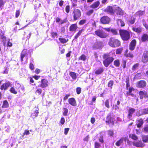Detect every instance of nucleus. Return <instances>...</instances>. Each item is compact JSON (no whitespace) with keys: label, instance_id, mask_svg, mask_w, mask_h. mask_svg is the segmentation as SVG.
<instances>
[{"label":"nucleus","instance_id":"f257e3e1","mask_svg":"<svg viewBox=\"0 0 148 148\" xmlns=\"http://www.w3.org/2000/svg\"><path fill=\"white\" fill-rule=\"evenodd\" d=\"M121 39L124 41L129 40L130 38V32L127 30L121 29L119 30Z\"/></svg>","mask_w":148,"mask_h":148},{"label":"nucleus","instance_id":"f03ea898","mask_svg":"<svg viewBox=\"0 0 148 148\" xmlns=\"http://www.w3.org/2000/svg\"><path fill=\"white\" fill-rule=\"evenodd\" d=\"M81 12L79 9H75L73 10L72 14L73 17V20L75 21L79 19L81 16Z\"/></svg>","mask_w":148,"mask_h":148},{"label":"nucleus","instance_id":"7ed1b4c3","mask_svg":"<svg viewBox=\"0 0 148 148\" xmlns=\"http://www.w3.org/2000/svg\"><path fill=\"white\" fill-rule=\"evenodd\" d=\"M95 34L97 36L102 38H105L108 36V35L103 30L98 29L95 32Z\"/></svg>","mask_w":148,"mask_h":148},{"label":"nucleus","instance_id":"20e7f679","mask_svg":"<svg viewBox=\"0 0 148 148\" xmlns=\"http://www.w3.org/2000/svg\"><path fill=\"white\" fill-rule=\"evenodd\" d=\"M109 54H105L103 58L105 60L103 61V63L106 67H108L111 62V58L110 57Z\"/></svg>","mask_w":148,"mask_h":148},{"label":"nucleus","instance_id":"39448f33","mask_svg":"<svg viewBox=\"0 0 148 148\" xmlns=\"http://www.w3.org/2000/svg\"><path fill=\"white\" fill-rule=\"evenodd\" d=\"M12 83L9 81H7L3 83L1 86L0 89L2 90H7L8 88L12 86Z\"/></svg>","mask_w":148,"mask_h":148},{"label":"nucleus","instance_id":"423d86ee","mask_svg":"<svg viewBox=\"0 0 148 148\" xmlns=\"http://www.w3.org/2000/svg\"><path fill=\"white\" fill-rule=\"evenodd\" d=\"M141 62L144 63H146L148 62V51H144L141 57Z\"/></svg>","mask_w":148,"mask_h":148},{"label":"nucleus","instance_id":"0eeeda50","mask_svg":"<svg viewBox=\"0 0 148 148\" xmlns=\"http://www.w3.org/2000/svg\"><path fill=\"white\" fill-rule=\"evenodd\" d=\"M147 83L145 80H141L138 81L136 84V87L139 88H143L146 86Z\"/></svg>","mask_w":148,"mask_h":148},{"label":"nucleus","instance_id":"6e6552de","mask_svg":"<svg viewBox=\"0 0 148 148\" xmlns=\"http://www.w3.org/2000/svg\"><path fill=\"white\" fill-rule=\"evenodd\" d=\"M136 41L135 39L132 40L130 42L129 45V50L132 51L134 50L136 44Z\"/></svg>","mask_w":148,"mask_h":148},{"label":"nucleus","instance_id":"1a4fd4ad","mask_svg":"<svg viewBox=\"0 0 148 148\" xmlns=\"http://www.w3.org/2000/svg\"><path fill=\"white\" fill-rule=\"evenodd\" d=\"M48 81L47 79H42L40 84L38 86L42 88H45L48 86Z\"/></svg>","mask_w":148,"mask_h":148},{"label":"nucleus","instance_id":"9d476101","mask_svg":"<svg viewBox=\"0 0 148 148\" xmlns=\"http://www.w3.org/2000/svg\"><path fill=\"white\" fill-rule=\"evenodd\" d=\"M112 47H116L120 45L121 42L118 40L114 38L112 40Z\"/></svg>","mask_w":148,"mask_h":148},{"label":"nucleus","instance_id":"9b49d317","mask_svg":"<svg viewBox=\"0 0 148 148\" xmlns=\"http://www.w3.org/2000/svg\"><path fill=\"white\" fill-rule=\"evenodd\" d=\"M110 21V18L107 16H103L100 19L101 22L103 24H108Z\"/></svg>","mask_w":148,"mask_h":148},{"label":"nucleus","instance_id":"f8f14e48","mask_svg":"<svg viewBox=\"0 0 148 148\" xmlns=\"http://www.w3.org/2000/svg\"><path fill=\"white\" fill-rule=\"evenodd\" d=\"M133 144L134 146L137 147L143 148L145 146V145L141 140L134 142Z\"/></svg>","mask_w":148,"mask_h":148},{"label":"nucleus","instance_id":"ddd939ff","mask_svg":"<svg viewBox=\"0 0 148 148\" xmlns=\"http://www.w3.org/2000/svg\"><path fill=\"white\" fill-rule=\"evenodd\" d=\"M0 36L3 43V45L5 46L7 38L5 36L4 33L2 30L1 31L0 33Z\"/></svg>","mask_w":148,"mask_h":148},{"label":"nucleus","instance_id":"4468645a","mask_svg":"<svg viewBox=\"0 0 148 148\" xmlns=\"http://www.w3.org/2000/svg\"><path fill=\"white\" fill-rule=\"evenodd\" d=\"M27 55V50L26 49H23L21 52L20 55L21 61L22 62L23 61V58L25 56H26Z\"/></svg>","mask_w":148,"mask_h":148},{"label":"nucleus","instance_id":"2eb2a0df","mask_svg":"<svg viewBox=\"0 0 148 148\" xmlns=\"http://www.w3.org/2000/svg\"><path fill=\"white\" fill-rule=\"evenodd\" d=\"M102 44V42L101 41H97L96 43L94 44L93 48L95 49H101L103 47Z\"/></svg>","mask_w":148,"mask_h":148},{"label":"nucleus","instance_id":"dca6fc26","mask_svg":"<svg viewBox=\"0 0 148 148\" xmlns=\"http://www.w3.org/2000/svg\"><path fill=\"white\" fill-rule=\"evenodd\" d=\"M68 102L70 104L73 106H75L77 105L76 101L73 97L69 98L68 100Z\"/></svg>","mask_w":148,"mask_h":148},{"label":"nucleus","instance_id":"f3484780","mask_svg":"<svg viewBox=\"0 0 148 148\" xmlns=\"http://www.w3.org/2000/svg\"><path fill=\"white\" fill-rule=\"evenodd\" d=\"M140 99H143L144 98H148V95L146 92L140 91L139 92Z\"/></svg>","mask_w":148,"mask_h":148},{"label":"nucleus","instance_id":"a211bd4d","mask_svg":"<svg viewBox=\"0 0 148 148\" xmlns=\"http://www.w3.org/2000/svg\"><path fill=\"white\" fill-rule=\"evenodd\" d=\"M78 28L76 23L71 24L69 27V30L71 32H75Z\"/></svg>","mask_w":148,"mask_h":148},{"label":"nucleus","instance_id":"6ab92c4d","mask_svg":"<svg viewBox=\"0 0 148 148\" xmlns=\"http://www.w3.org/2000/svg\"><path fill=\"white\" fill-rule=\"evenodd\" d=\"M100 3L99 1L95 2L90 5V8L93 9H97L99 6Z\"/></svg>","mask_w":148,"mask_h":148},{"label":"nucleus","instance_id":"aec40b11","mask_svg":"<svg viewBox=\"0 0 148 148\" xmlns=\"http://www.w3.org/2000/svg\"><path fill=\"white\" fill-rule=\"evenodd\" d=\"M135 109L133 108H130L128 110V114L127 117L129 119H130L132 116V114L135 111Z\"/></svg>","mask_w":148,"mask_h":148},{"label":"nucleus","instance_id":"412c9836","mask_svg":"<svg viewBox=\"0 0 148 148\" xmlns=\"http://www.w3.org/2000/svg\"><path fill=\"white\" fill-rule=\"evenodd\" d=\"M127 138V137H122L119 140L116 142V145L117 146H119L123 143L124 140L125 141Z\"/></svg>","mask_w":148,"mask_h":148},{"label":"nucleus","instance_id":"4be33fe9","mask_svg":"<svg viewBox=\"0 0 148 148\" xmlns=\"http://www.w3.org/2000/svg\"><path fill=\"white\" fill-rule=\"evenodd\" d=\"M128 50L127 49L125 51L124 56L126 58H132L134 57L133 53L131 52H128Z\"/></svg>","mask_w":148,"mask_h":148},{"label":"nucleus","instance_id":"5701e85b","mask_svg":"<svg viewBox=\"0 0 148 148\" xmlns=\"http://www.w3.org/2000/svg\"><path fill=\"white\" fill-rule=\"evenodd\" d=\"M132 29L134 32L138 34L140 33L142 31V28L141 27H132Z\"/></svg>","mask_w":148,"mask_h":148},{"label":"nucleus","instance_id":"b1692460","mask_svg":"<svg viewBox=\"0 0 148 148\" xmlns=\"http://www.w3.org/2000/svg\"><path fill=\"white\" fill-rule=\"evenodd\" d=\"M104 71V69L102 67H99L96 69L95 73L97 75H99L101 74Z\"/></svg>","mask_w":148,"mask_h":148},{"label":"nucleus","instance_id":"393cba45","mask_svg":"<svg viewBox=\"0 0 148 148\" xmlns=\"http://www.w3.org/2000/svg\"><path fill=\"white\" fill-rule=\"evenodd\" d=\"M141 40L143 42L148 41V35L147 34H143L141 37Z\"/></svg>","mask_w":148,"mask_h":148},{"label":"nucleus","instance_id":"a878e982","mask_svg":"<svg viewBox=\"0 0 148 148\" xmlns=\"http://www.w3.org/2000/svg\"><path fill=\"white\" fill-rule=\"evenodd\" d=\"M116 13L117 15H123L124 14V12L122 9L119 7H117L116 9Z\"/></svg>","mask_w":148,"mask_h":148},{"label":"nucleus","instance_id":"bb28decb","mask_svg":"<svg viewBox=\"0 0 148 148\" xmlns=\"http://www.w3.org/2000/svg\"><path fill=\"white\" fill-rule=\"evenodd\" d=\"M143 141L144 143H148V135H142L141 136Z\"/></svg>","mask_w":148,"mask_h":148},{"label":"nucleus","instance_id":"cd10ccee","mask_svg":"<svg viewBox=\"0 0 148 148\" xmlns=\"http://www.w3.org/2000/svg\"><path fill=\"white\" fill-rule=\"evenodd\" d=\"M145 13V10H144L143 11L140 10H139L138 11H137L136 13V14L137 16H142L144 15Z\"/></svg>","mask_w":148,"mask_h":148},{"label":"nucleus","instance_id":"c85d7f7f","mask_svg":"<svg viewBox=\"0 0 148 148\" xmlns=\"http://www.w3.org/2000/svg\"><path fill=\"white\" fill-rule=\"evenodd\" d=\"M138 123L137 124V126L138 128H140L143 125L144 122L143 119L141 118L138 121Z\"/></svg>","mask_w":148,"mask_h":148},{"label":"nucleus","instance_id":"c756f323","mask_svg":"<svg viewBox=\"0 0 148 148\" xmlns=\"http://www.w3.org/2000/svg\"><path fill=\"white\" fill-rule=\"evenodd\" d=\"M9 104L8 102L6 100L3 101V103L1 107L2 108H6L9 107Z\"/></svg>","mask_w":148,"mask_h":148},{"label":"nucleus","instance_id":"7c9ffc66","mask_svg":"<svg viewBox=\"0 0 148 148\" xmlns=\"http://www.w3.org/2000/svg\"><path fill=\"white\" fill-rule=\"evenodd\" d=\"M84 31V29H82L80 30H79L78 32L77 33V34L75 35L74 36V39H77L81 35L82 32Z\"/></svg>","mask_w":148,"mask_h":148},{"label":"nucleus","instance_id":"2f4dec72","mask_svg":"<svg viewBox=\"0 0 148 148\" xmlns=\"http://www.w3.org/2000/svg\"><path fill=\"white\" fill-rule=\"evenodd\" d=\"M69 75L73 79H75L77 78V75L76 73L73 72H69Z\"/></svg>","mask_w":148,"mask_h":148},{"label":"nucleus","instance_id":"473e14b6","mask_svg":"<svg viewBox=\"0 0 148 148\" xmlns=\"http://www.w3.org/2000/svg\"><path fill=\"white\" fill-rule=\"evenodd\" d=\"M58 39L60 42L62 44L65 43L68 41V39H66L64 38H59Z\"/></svg>","mask_w":148,"mask_h":148},{"label":"nucleus","instance_id":"72a5a7b5","mask_svg":"<svg viewBox=\"0 0 148 148\" xmlns=\"http://www.w3.org/2000/svg\"><path fill=\"white\" fill-rule=\"evenodd\" d=\"M94 12V9L92 8L88 10L86 13L87 15L90 16L92 15Z\"/></svg>","mask_w":148,"mask_h":148},{"label":"nucleus","instance_id":"f704fd0d","mask_svg":"<svg viewBox=\"0 0 148 148\" xmlns=\"http://www.w3.org/2000/svg\"><path fill=\"white\" fill-rule=\"evenodd\" d=\"M114 65L116 67H119L120 65V61L118 59L115 60L114 61L113 63Z\"/></svg>","mask_w":148,"mask_h":148},{"label":"nucleus","instance_id":"c9c22d12","mask_svg":"<svg viewBox=\"0 0 148 148\" xmlns=\"http://www.w3.org/2000/svg\"><path fill=\"white\" fill-rule=\"evenodd\" d=\"M106 122L107 125H109L111 123V116L110 115L107 116Z\"/></svg>","mask_w":148,"mask_h":148},{"label":"nucleus","instance_id":"e433bc0d","mask_svg":"<svg viewBox=\"0 0 148 148\" xmlns=\"http://www.w3.org/2000/svg\"><path fill=\"white\" fill-rule=\"evenodd\" d=\"M130 138L134 140H136L138 139V137L135 134H130L129 135Z\"/></svg>","mask_w":148,"mask_h":148},{"label":"nucleus","instance_id":"4c0bfd02","mask_svg":"<svg viewBox=\"0 0 148 148\" xmlns=\"http://www.w3.org/2000/svg\"><path fill=\"white\" fill-rule=\"evenodd\" d=\"M143 132L145 133H148V124L145 125L143 128Z\"/></svg>","mask_w":148,"mask_h":148},{"label":"nucleus","instance_id":"58836bf2","mask_svg":"<svg viewBox=\"0 0 148 148\" xmlns=\"http://www.w3.org/2000/svg\"><path fill=\"white\" fill-rule=\"evenodd\" d=\"M125 82L126 83V88L127 89L128 87L130 86V78L129 77H127L126 78Z\"/></svg>","mask_w":148,"mask_h":148},{"label":"nucleus","instance_id":"ea45409f","mask_svg":"<svg viewBox=\"0 0 148 148\" xmlns=\"http://www.w3.org/2000/svg\"><path fill=\"white\" fill-rule=\"evenodd\" d=\"M86 57L84 54L81 55L79 58V60L85 61L86 59Z\"/></svg>","mask_w":148,"mask_h":148},{"label":"nucleus","instance_id":"a19ab883","mask_svg":"<svg viewBox=\"0 0 148 148\" xmlns=\"http://www.w3.org/2000/svg\"><path fill=\"white\" fill-rule=\"evenodd\" d=\"M10 91L12 93L16 94L17 93V92L15 88L13 87H12L10 89Z\"/></svg>","mask_w":148,"mask_h":148},{"label":"nucleus","instance_id":"79ce46f5","mask_svg":"<svg viewBox=\"0 0 148 148\" xmlns=\"http://www.w3.org/2000/svg\"><path fill=\"white\" fill-rule=\"evenodd\" d=\"M123 50V48H121L117 49L116 51V54H121Z\"/></svg>","mask_w":148,"mask_h":148},{"label":"nucleus","instance_id":"37998d69","mask_svg":"<svg viewBox=\"0 0 148 148\" xmlns=\"http://www.w3.org/2000/svg\"><path fill=\"white\" fill-rule=\"evenodd\" d=\"M35 92L36 94L39 95L42 93V90L41 88H37L35 91Z\"/></svg>","mask_w":148,"mask_h":148},{"label":"nucleus","instance_id":"c03bdc74","mask_svg":"<svg viewBox=\"0 0 148 148\" xmlns=\"http://www.w3.org/2000/svg\"><path fill=\"white\" fill-rule=\"evenodd\" d=\"M63 114L64 116H66L67 115L68 113V109L66 108H64L63 109Z\"/></svg>","mask_w":148,"mask_h":148},{"label":"nucleus","instance_id":"a18cd8bd","mask_svg":"<svg viewBox=\"0 0 148 148\" xmlns=\"http://www.w3.org/2000/svg\"><path fill=\"white\" fill-rule=\"evenodd\" d=\"M51 35L53 38H54L55 37H57L58 34L57 32H52L51 33Z\"/></svg>","mask_w":148,"mask_h":148},{"label":"nucleus","instance_id":"49530a36","mask_svg":"<svg viewBox=\"0 0 148 148\" xmlns=\"http://www.w3.org/2000/svg\"><path fill=\"white\" fill-rule=\"evenodd\" d=\"M134 90V88L132 87H130L128 89L129 91L128 92H126L127 94L128 95H130L132 91Z\"/></svg>","mask_w":148,"mask_h":148},{"label":"nucleus","instance_id":"de8ad7c7","mask_svg":"<svg viewBox=\"0 0 148 148\" xmlns=\"http://www.w3.org/2000/svg\"><path fill=\"white\" fill-rule=\"evenodd\" d=\"M76 93L78 95H79L81 92V88L79 87H77L76 89Z\"/></svg>","mask_w":148,"mask_h":148},{"label":"nucleus","instance_id":"09e8293b","mask_svg":"<svg viewBox=\"0 0 148 148\" xmlns=\"http://www.w3.org/2000/svg\"><path fill=\"white\" fill-rule=\"evenodd\" d=\"M117 21L118 22H119L120 23L121 26L123 27L125 26L124 23L121 19H118Z\"/></svg>","mask_w":148,"mask_h":148},{"label":"nucleus","instance_id":"8fccbe9b","mask_svg":"<svg viewBox=\"0 0 148 148\" xmlns=\"http://www.w3.org/2000/svg\"><path fill=\"white\" fill-rule=\"evenodd\" d=\"M139 65L138 63H136L134 64L132 66V69L133 70H135L138 67Z\"/></svg>","mask_w":148,"mask_h":148},{"label":"nucleus","instance_id":"3c124183","mask_svg":"<svg viewBox=\"0 0 148 148\" xmlns=\"http://www.w3.org/2000/svg\"><path fill=\"white\" fill-rule=\"evenodd\" d=\"M127 60H122V66L123 69H125L126 67Z\"/></svg>","mask_w":148,"mask_h":148},{"label":"nucleus","instance_id":"603ef678","mask_svg":"<svg viewBox=\"0 0 148 148\" xmlns=\"http://www.w3.org/2000/svg\"><path fill=\"white\" fill-rule=\"evenodd\" d=\"M112 33L113 35H117L118 34L117 30L115 29H112Z\"/></svg>","mask_w":148,"mask_h":148},{"label":"nucleus","instance_id":"864d4df0","mask_svg":"<svg viewBox=\"0 0 148 148\" xmlns=\"http://www.w3.org/2000/svg\"><path fill=\"white\" fill-rule=\"evenodd\" d=\"M30 134L29 130H25L23 134L22 137H23L25 135H27Z\"/></svg>","mask_w":148,"mask_h":148},{"label":"nucleus","instance_id":"5fc2aeb1","mask_svg":"<svg viewBox=\"0 0 148 148\" xmlns=\"http://www.w3.org/2000/svg\"><path fill=\"white\" fill-rule=\"evenodd\" d=\"M86 21V19H82L80 20L79 23V25H82L85 24Z\"/></svg>","mask_w":148,"mask_h":148},{"label":"nucleus","instance_id":"6e6d98bb","mask_svg":"<svg viewBox=\"0 0 148 148\" xmlns=\"http://www.w3.org/2000/svg\"><path fill=\"white\" fill-rule=\"evenodd\" d=\"M29 68L32 71L34 70V66L32 62H30L29 64Z\"/></svg>","mask_w":148,"mask_h":148},{"label":"nucleus","instance_id":"4d7b16f0","mask_svg":"<svg viewBox=\"0 0 148 148\" xmlns=\"http://www.w3.org/2000/svg\"><path fill=\"white\" fill-rule=\"evenodd\" d=\"M5 3L3 0H0V8L3 7Z\"/></svg>","mask_w":148,"mask_h":148},{"label":"nucleus","instance_id":"13d9d810","mask_svg":"<svg viewBox=\"0 0 148 148\" xmlns=\"http://www.w3.org/2000/svg\"><path fill=\"white\" fill-rule=\"evenodd\" d=\"M70 10V6L67 5L65 7V11L66 13H68Z\"/></svg>","mask_w":148,"mask_h":148},{"label":"nucleus","instance_id":"bf43d9fd","mask_svg":"<svg viewBox=\"0 0 148 148\" xmlns=\"http://www.w3.org/2000/svg\"><path fill=\"white\" fill-rule=\"evenodd\" d=\"M135 20L136 18L133 17L130 20L129 22L131 24H133L135 23Z\"/></svg>","mask_w":148,"mask_h":148},{"label":"nucleus","instance_id":"052dcab7","mask_svg":"<svg viewBox=\"0 0 148 148\" xmlns=\"http://www.w3.org/2000/svg\"><path fill=\"white\" fill-rule=\"evenodd\" d=\"M105 11L107 12H111V7L110 6H108L106 8L105 10Z\"/></svg>","mask_w":148,"mask_h":148},{"label":"nucleus","instance_id":"680f3d73","mask_svg":"<svg viewBox=\"0 0 148 148\" xmlns=\"http://www.w3.org/2000/svg\"><path fill=\"white\" fill-rule=\"evenodd\" d=\"M12 46V43L10 42V40L8 39V42L7 44V46L9 47H11Z\"/></svg>","mask_w":148,"mask_h":148},{"label":"nucleus","instance_id":"e2e57ef3","mask_svg":"<svg viewBox=\"0 0 148 148\" xmlns=\"http://www.w3.org/2000/svg\"><path fill=\"white\" fill-rule=\"evenodd\" d=\"M70 94L69 93L66 95L65 96L63 97V99L64 101H65L67 99L68 97L70 96Z\"/></svg>","mask_w":148,"mask_h":148},{"label":"nucleus","instance_id":"0e129e2a","mask_svg":"<svg viewBox=\"0 0 148 148\" xmlns=\"http://www.w3.org/2000/svg\"><path fill=\"white\" fill-rule=\"evenodd\" d=\"M20 14V11L19 10L16 11L15 13V17L16 18L18 17Z\"/></svg>","mask_w":148,"mask_h":148},{"label":"nucleus","instance_id":"69168bd1","mask_svg":"<svg viewBox=\"0 0 148 148\" xmlns=\"http://www.w3.org/2000/svg\"><path fill=\"white\" fill-rule=\"evenodd\" d=\"M67 18H64V19L61 20L60 22V24L62 25L67 22Z\"/></svg>","mask_w":148,"mask_h":148},{"label":"nucleus","instance_id":"338daca9","mask_svg":"<svg viewBox=\"0 0 148 148\" xmlns=\"http://www.w3.org/2000/svg\"><path fill=\"white\" fill-rule=\"evenodd\" d=\"M105 105L106 107L109 108L110 107L109 105V100L108 99L106 100L105 102Z\"/></svg>","mask_w":148,"mask_h":148},{"label":"nucleus","instance_id":"774afa93","mask_svg":"<svg viewBox=\"0 0 148 148\" xmlns=\"http://www.w3.org/2000/svg\"><path fill=\"white\" fill-rule=\"evenodd\" d=\"M99 140L101 143H103L104 142L103 137L102 136H101L99 138Z\"/></svg>","mask_w":148,"mask_h":148}]
</instances>
